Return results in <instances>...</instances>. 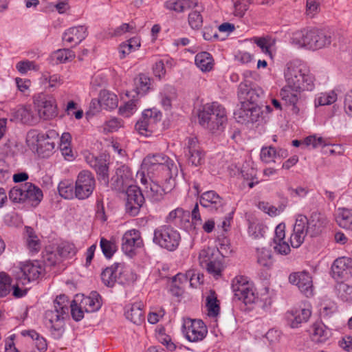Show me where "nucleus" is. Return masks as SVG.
<instances>
[{
	"label": "nucleus",
	"mask_w": 352,
	"mask_h": 352,
	"mask_svg": "<svg viewBox=\"0 0 352 352\" xmlns=\"http://www.w3.org/2000/svg\"><path fill=\"white\" fill-rule=\"evenodd\" d=\"M126 199L125 203L126 212L131 216H137L144 203V197L139 187L130 185L126 191Z\"/></svg>",
	"instance_id": "2eb2a0df"
},
{
	"label": "nucleus",
	"mask_w": 352,
	"mask_h": 352,
	"mask_svg": "<svg viewBox=\"0 0 352 352\" xmlns=\"http://www.w3.org/2000/svg\"><path fill=\"white\" fill-rule=\"evenodd\" d=\"M188 23L194 30L199 29L202 26L203 18L199 11H192L188 14Z\"/></svg>",
	"instance_id": "69168bd1"
},
{
	"label": "nucleus",
	"mask_w": 352,
	"mask_h": 352,
	"mask_svg": "<svg viewBox=\"0 0 352 352\" xmlns=\"http://www.w3.org/2000/svg\"><path fill=\"white\" fill-rule=\"evenodd\" d=\"M140 303H135L125 307L126 318L134 324H140L144 321V314Z\"/></svg>",
	"instance_id": "e433bc0d"
},
{
	"label": "nucleus",
	"mask_w": 352,
	"mask_h": 352,
	"mask_svg": "<svg viewBox=\"0 0 352 352\" xmlns=\"http://www.w3.org/2000/svg\"><path fill=\"white\" fill-rule=\"evenodd\" d=\"M71 310L72 318L76 321H80L84 318V308H82L80 302L77 304L75 300L69 301V309Z\"/></svg>",
	"instance_id": "338daca9"
},
{
	"label": "nucleus",
	"mask_w": 352,
	"mask_h": 352,
	"mask_svg": "<svg viewBox=\"0 0 352 352\" xmlns=\"http://www.w3.org/2000/svg\"><path fill=\"white\" fill-rule=\"evenodd\" d=\"M149 180L150 182L145 184L146 196L153 201H159L163 198L164 190L159 185L158 179Z\"/></svg>",
	"instance_id": "c9c22d12"
},
{
	"label": "nucleus",
	"mask_w": 352,
	"mask_h": 352,
	"mask_svg": "<svg viewBox=\"0 0 352 352\" xmlns=\"http://www.w3.org/2000/svg\"><path fill=\"white\" fill-rule=\"evenodd\" d=\"M289 281L291 284L297 286L300 292L306 297L313 296V280L308 272L302 271L292 273L289 276Z\"/></svg>",
	"instance_id": "aec40b11"
},
{
	"label": "nucleus",
	"mask_w": 352,
	"mask_h": 352,
	"mask_svg": "<svg viewBox=\"0 0 352 352\" xmlns=\"http://www.w3.org/2000/svg\"><path fill=\"white\" fill-rule=\"evenodd\" d=\"M85 160L96 170L98 180L107 186L109 180V168L106 160L102 157H97L91 153H89L85 156Z\"/></svg>",
	"instance_id": "b1692460"
},
{
	"label": "nucleus",
	"mask_w": 352,
	"mask_h": 352,
	"mask_svg": "<svg viewBox=\"0 0 352 352\" xmlns=\"http://www.w3.org/2000/svg\"><path fill=\"white\" fill-rule=\"evenodd\" d=\"M198 117L199 124L212 133L221 132L227 122L226 109L217 102L205 104Z\"/></svg>",
	"instance_id": "20e7f679"
},
{
	"label": "nucleus",
	"mask_w": 352,
	"mask_h": 352,
	"mask_svg": "<svg viewBox=\"0 0 352 352\" xmlns=\"http://www.w3.org/2000/svg\"><path fill=\"white\" fill-rule=\"evenodd\" d=\"M136 30V26L133 22L129 23H122L115 29L110 30L109 34L111 36H120L125 33L131 32L134 33Z\"/></svg>",
	"instance_id": "bf43d9fd"
},
{
	"label": "nucleus",
	"mask_w": 352,
	"mask_h": 352,
	"mask_svg": "<svg viewBox=\"0 0 352 352\" xmlns=\"http://www.w3.org/2000/svg\"><path fill=\"white\" fill-rule=\"evenodd\" d=\"M195 274L188 271L186 274L178 273L172 278V282L170 286V292L173 296L179 297L182 296L184 292V285L188 282H192ZM192 285V283H190Z\"/></svg>",
	"instance_id": "cd10ccee"
},
{
	"label": "nucleus",
	"mask_w": 352,
	"mask_h": 352,
	"mask_svg": "<svg viewBox=\"0 0 352 352\" xmlns=\"http://www.w3.org/2000/svg\"><path fill=\"white\" fill-rule=\"evenodd\" d=\"M185 155L188 158V163L191 164L192 166H198L204 163V153L201 148L186 153Z\"/></svg>",
	"instance_id": "680f3d73"
},
{
	"label": "nucleus",
	"mask_w": 352,
	"mask_h": 352,
	"mask_svg": "<svg viewBox=\"0 0 352 352\" xmlns=\"http://www.w3.org/2000/svg\"><path fill=\"white\" fill-rule=\"evenodd\" d=\"M311 314V305L308 302H303L288 310L285 313V319L291 328L296 329L308 322Z\"/></svg>",
	"instance_id": "f8f14e48"
},
{
	"label": "nucleus",
	"mask_w": 352,
	"mask_h": 352,
	"mask_svg": "<svg viewBox=\"0 0 352 352\" xmlns=\"http://www.w3.org/2000/svg\"><path fill=\"white\" fill-rule=\"evenodd\" d=\"M190 212L182 208H177L170 211L165 218V221L170 226L173 225L179 228L186 229L190 226Z\"/></svg>",
	"instance_id": "a878e982"
},
{
	"label": "nucleus",
	"mask_w": 352,
	"mask_h": 352,
	"mask_svg": "<svg viewBox=\"0 0 352 352\" xmlns=\"http://www.w3.org/2000/svg\"><path fill=\"white\" fill-rule=\"evenodd\" d=\"M285 223H279L275 229L273 248L276 253L281 255H287L291 251L289 245L285 241Z\"/></svg>",
	"instance_id": "bb28decb"
},
{
	"label": "nucleus",
	"mask_w": 352,
	"mask_h": 352,
	"mask_svg": "<svg viewBox=\"0 0 352 352\" xmlns=\"http://www.w3.org/2000/svg\"><path fill=\"white\" fill-rule=\"evenodd\" d=\"M87 35V28L85 26L72 27L64 32L63 40L68 43L77 45L84 40Z\"/></svg>",
	"instance_id": "c756f323"
},
{
	"label": "nucleus",
	"mask_w": 352,
	"mask_h": 352,
	"mask_svg": "<svg viewBox=\"0 0 352 352\" xmlns=\"http://www.w3.org/2000/svg\"><path fill=\"white\" fill-rule=\"evenodd\" d=\"M184 333L190 342H199L203 340L208 333V329L201 320L186 319L184 320Z\"/></svg>",
	"instance_id": "dca6fc26"
},
{
	"label": "nucleus",
	"mask_w": 352,
	"mask_h": 352,
	"mask_svg": "<svg viewBox=\"0 0 352 352\" xmlns=\"http://www.w3.org/2000/svg\"><path fill=\"white\" fill-rule=\"evenodd\" d=\"M256 256L257 262L261 266L270 267L273 263L271 251L268 249H257Z\"/></svg>",
	"instance_id": "864d4df0"
},
{
	"label": "nucleus",
	"mask_w": 352,
	"mask_h": 352,
	"mask_svg": "<svg viewBox=\"0 0 352 352\" xmlns=\"http://www.w3.org/2000/svg\"><path fill=\"white\" fill-rule=\"evenodd\" d=\"M124 265L116 263L111 267L104 269L101 274L103 283L108 287H113L124 272Z\"/></svg>",
	"instance_id": "c85d7f7f"
},
{
	"label": "nucleus",
	"mask_w": 352,
	"mask_h": 352,
	"mask_svg": "<svg viewBox=\"0 0 352 352\" xmlns=\"http://www.w3.org/2000/svg\"><path fill=\"white\" fill-rule=\"evenodd\" d=\"M309 333L312 341L324 342L329 337V331L322 322H315L309 329Z\"/></svg>",
	"instance_id": "72a5a7b5"
},
{
	"label": "nucleus",
	"mask_w": 352,
	"mask_h": 352,
	"mask_svg": "<svg viewBox=\"0 0 352 352\" xmlns=\"http://www.w3.org/2000/svg\"><path fill=\"white\" fill-rule=\"evenodd\" d=\"M254 41L257 46L261 48L262 52L272 58L271 48L274 45V41L265 38H256Z\"/></svg>",
	"instance_id": "0e129e2a"
},
{
	"label": "nucleus",
	"mask_w": 352,
	"mask_h": 352,
	"mask_svg": "<svg viewBox=\"0 0 352 352\" xmlns=\"http://www.w3.org/2000/svg\"><path fill=\"white\" fill-rule=\"evenodd\" d=\"M58 133L55 131H48L46 133H40L32 130L28 133L26 142L28 145L33 150L43 155H47L55 147V140L58 138Z\"/></svg>",
	"instance_id": "0eeeda50"
},
{
	"label": "nucleus",
	"mask_w": 352,
	"mask_h": 352,
	"mask_svg": "<svg viewBox=\"0 0 352 352\" xmlns=\"http://www.w3.org/2000/svg\"><path fill=\"white\" fill-rule=\"evenodd\" d=\"M337 99V94L334 91H330L318 94L314 100V103L316 107L330 105L334 103Z\"/></svg>",
	"instance_id": "de8ad7c7"
},
{
	"label": "nucleus",
	"mask_w": 352,
	"mask_h": 352,
	"mask_svg": "<svg viewBox=\"0 0 352 352\" xmlns=\"http://www.w3.org/2000/svg\"><path fill=\"white\" fill-rule=\"evenodd\" d=\"M16 69L21 74H25L31 70L38 71L39 69V66L34 61L24 60H21L16 64Z\"/></svg>",
	"instance_id": "e2e57ef3"
},
{
	"label": "nucleus",
	"mask_w": 352,
	"mask_h": 352,
	"mask_svg": "<svg viewBox=\"0 0 352 352\" xmlns=\"http://www.w3.org/2000/svg\"><path fill=\"white\" fill-rule=\"evenodd\" d=\"M336 290L338 297L342 300L345 302L352 301V286L344 283H340L336 285Z\"/></svg>",
	"instance_id": "8fccbe9b"
},
{
	"label": "nucleus",
	"mask_w": 352,
	"mask_h": 352,
	"mask_svg": "<svg viewBox=\"0 0 352 352\" xmlns=\"http://www.w3.org/2000/svg\"><path fill=\"white\" fill-rule=\"evenodd\" d=\"M239 122H256L262 115L261 107L258 104H241V107L234 113Z\"/></svg>",
	"instance_id": "412c9836"
},
{
	"label": "nucleus",
	"mask_w": 352,
	"mask_h": 352,
	"mask_svg": "<svg viewBox=\"0 0 352 352\" xmlns=\"http://www.w3.org/2000/svg\"><path fill=\"white\" fill-rule=\"evenodd\" d=\"M80 305L86 312L97 311L102 306V298L97 292L93 291L89 296H83Z\"/></svg>",
	"instance_id": "2f4dec72"
},
{
	"label": "nucleus",
	"mask_w": 352,
	"mask_h": 352,
	"mask_svg": "<svg viewBox=\"0 0 352 352\" xmlns=\"http://www.w3.org/2000/svg\"><path fill=\"white\" fill-rule=\"evenodd\" d=\"M42 190L34 184L27 182L10 190V199L15 203H24L32 206H37L43 198Z\"/></svg>",
	"instance_id": "6e6552de"
},
{
	"label": "nucleus",
	"mask_w": 352,
	"mask_h": 352,
	"mask_svg": "<svg viewBox=\"0 0 352 352\" xmlns=\"http://www.w3.org/2000/svg\"><path fill=\"white\" fill-rule=\"evenodd\" d=\"M327 223L326 217L318 212H312L309 219L302 214L296 215L292 233L290 236L291 246L294 248H299L304 242L308 233L311 236L318 235L322 232Z\"/></svg>",
	"instance_id": "f03ea898"
},
{
	"label": "nucleus",
	"mask_w": 352,
	"mask_h": 352,
	"mask_svg": "<svg viewBox=\"0 0 352 352\" xmlns=\"http://www.w3.org/2000/svg\"><path fill=\"white\" fill-rule=\"evenodd\" d=\"M336 221L340 227L352 230V210L339 208Z\"/></svg>",
	"instance_id": "ea45409f"
},
{
	"label": "nucleus",
	"mask_w": 352,
	"mask_h": 352,
	"mask_svg": "<svg viewBox=\"0 0 352 352\" xmlns=\"http://www.w3.org/2000/svg\"><path fill=\"white\" fill-rule=\"evenodd\" d=\"M261 159L265 163L274 162L277 158H285L288 156L286 149L279 148H275L272 146H263L261 150Z\"/></svg>",
	"instance_id": "7c9ffc66"
},
{
	"label": "nucleus",
	"mask_w": 352,
	"mask_h": 352,
	"mask_svg": "<svg viewBox=\"0 0 352 352\" xmlns=\"http://www.w3.org/2000/svg\"><path fill=\"white\" fill-rule=\"evenodd\" d=\"M42 254L43 262L50 266L56 265L62 259L59 252L56 250V247L47 246Z\"/></svg>",
	"instance_id": "37998d69"
},
{
	"label": "nucleus",
	"mask_w": 352,
	"mask_h": 352,
	"mask_svg": "<svg viewBox=\"0 0 352 352\" xmlns=\"http://www.w3.org/2000/svg\"><path fill=\"white\" fill-rule=\"evenodd\" d=\"M197 67L204 72H210L214 66V60L212 55L207 52L198 53L195 58Z\"/></svg>",
	"instance_id": "4c0bfd02"
},
{
	"label": "nucleus",
	"mask_w": 352,
	"mask_h": 352,
	"mask_svg": "<svg viewBox=\"0 0 352 352\" xmlns=\"http://www.w3.org/2000/svg\"><path fill=\"white\" fill-rule=\"evenodd\" d=\"M17 116L24 124H33L37 121L31 109L28 107L19 108L17 111Z\"/></svg>",
	"instance_id": "5fc2aeb1"
},
{
	"label": "nucleus",
	"mask_w": 352,
	"mask_h": 352,
	"mask_svg": "<svg viewBox=\"0 0 352 352\" xmlns=\"http://www.w3.org/2000/svg\"><path fill=\"white\" fill-rule=\"evenodd\" d=\"M12 279L6 272H0V296L3 297L12 291Z\"/></svg>",
	"instance_id": "4d7b16f0"
},
{
	"label": "nucleus",
	"mask_w": 352,
	"mask_h": 352,
	"mask_svg": "<svg viewBox=\"0 0 352 352\" xmlns=\"http://www.w3.org/2000/svg\"><path fill=\"white\" fill-rule=\"evenodd\" d=\"M138 94L144 95L150 89L151 79L145 74H140L135 80Z\"/></svg>",
	"instance_id": "6e6d98bb"
},
{
	"label": "nucleus",
	"mask_w": 352,
	"mask_h": 352,
	"mask_svg": "<svg viewBox=\"0 0 352 352\" xmlns=\"http://www.w3.org/2000/svg\"><path fill=\"white\" fill-rule=\"evenodd\" d=\"M143 241L138 230L133 229L126 231L122 238V250L128 256H132L136 249L141 248Z\"/></svg>",
	"instance_id": "5701e85b"
},
{
	"label": "nucleus",
	"mask_w": 352,
	"mask_h": 352,
	"mask_svg": "<svg viewBox=\"0 0 352 352\" xmlns=\"http://www.w3.org/2000/svg\"><path fill=\"white\" fill-rule=\"evenodd\" d=\"M197 4V0H168L164 3V7L176 12H183L196 7Z\"/></svg>",
	"instance_id": "f704fd0d"
},
{
	"label": "nucleus",
	"mask_w": 352,
	"mask_h": 352,
	"mask_svg": "<svg viewBox=\"0 0 352 352\" xmlns=\"http://www.w3.org/2000/svg\"><path fill=\"white\" fill-rule=\"evenodd\" d=\"M98 102L100 107L105 109H113L118 105L117 96L107 90L100 92Z\"/></svg>",
	"instance_id": "58836bf2"
},
{
	"label": "nucleus",
	"mask_w": 352,
	"mask_h": 352,
	"mask_svg": "<svg viewBox=\"0 0 352 352\" xmlns=\"http://www.w3.org/2000/svg\"><path fill=\"white\" fill-rule=\"evenodd\" d=\"M69 300L64 294L58 296L54 300V307L45 312V318L50 324L51 333L59 339L64 332L65 320L69 316Z\"/></svg>",
	"instance_id": "39448f33"
},
{
	"label": "nucleus",
	"mask_w": 352,
	"mask_h": 352,
	"mask_svg": "<svg viewBox=\"0 0 352 352\" xmlns=\"http://www.w3.org/2000/svg\"><path fill=\"white\" fill-rule=\"evenodd\" d=\"M161 104L165 109H169L172 100L176 98L175 89L170 85H166L160 93Z\"/></svg>",
	"instance_id": "a19ab883"
},
{
	"label": "nucleus",
	"mask_w": 352,
	"mask_h": 352,
	"mask_svg": "<svg viewBox=\"0 0 352 352\" xmlns=\"http://www.w3.org/2000/svg\"><path fill=\"white\" fill-rule=\"evenodd\" d=\"M285 85L295 91H312L314 88V77L308 67L298 60L286 64L284 70Z\"/></svg>",
	"instance_id": "7ed1b4c3"
},
{
	"label": "nucleus",
	"mask_w": 352,
	"mask_h": 352,
	"mask_svg": "<svg viewBox=\"0 0 352 352\" xmlns=\"http://www.w3.org/2000/svg\"><path fill=\"white\" fill-rule=\"evenodd\" d=\"M42 82L48 83L49 87L56 88L63 83V77L58 74L50 75L48 72H43L41 78Z\"/></svg>",
	"instance_id": "603ef678"
},
{
	"label": "nucleus",
	"mask_w": 352,
	"mask_h": 352,
	"mask_svg": "<svg viewBox=\"0 0 352 352\" xmlns=\"http://www.w3.org/2000/svg\"><path fill=\"white\" fill-rule=\"evenodd\" d=\"M206 306L208 315L210 317H216L219 315L220 311L219 302L214 292L211 291L206 297Z\"/></svg>",
	"instance_id": "a18cd8bd"
},
{
	"label": "nucleus",
	"mask_w": 352,
	"mask_h": 352,
	"mask_svg": "<svg viewBox=\"0 0 352 352\" xmlns=\"http://www.w3.org/2000/svg\"><path fill=\"white\" fill-rule=\"evenodd\" d=\"M201 206L211 212L221 213L224 212L226 203L214 190H208L203 192L199 198Z\"/></svg>",
	"instance_id": "6ab92c4d"
},
{
	"label": "nucleus",
	"mask_w": 352,
	"mask_h": 352,
	"mask_svg": "<svg viewBox=\"0 0 352 352\" xmlns=\"http://www.w3.org/2000/svg\"><path fill=\"white\" fill-rule=\"evenodd\" d=\"M300 91L292 90V88L287 85H285L280 91L281 99L285 101L287 104L292 107V111L295 114H298L300 111L297 106V103L300 98Z\"/></svg>",
	"instance_id": "473e14b6"
},
{
	"label": "nucleus",
	"mask_w": 352,
	"mask_h": 352,
	"mask_svg": "<svg viewBox=\"0 0 352 352\" xmlns=\"http://www.w3.org/2000/svg\"><path fill=\"white\" fill-rule=\"evenodd\" d=\"M28 238L26 239L27 248L30 252L34 254L39 252L41 245L37 236L34 234L33 230L31 228H26Z\"/></svg>",
	"instance_id": "49530a36"
},
{
	"label": "nucleus",
	"mask_w": 352,
	"mask_h": 352,
	"mask_svg": "<svg viewBox=\"0 0 352 352\" xmlns=\"http://www.w3.org/2000/svg\"><path fill=\"white\" fill-rule=\"evenodd\" d=\"M331 272L334 278L348 279L352 276V258L343 256L336 259Z\"/></svg>",
	"instance_id": "393cba45"
},
{
	"label": "nucleus",
	"mask_w": 352,
	"mask_h": 352,
	"mask_svg": "<svg viewBox=\"0 0 352 352\" xmlns=\"http://www.w3.org/2000/svg\"><path fill=\"white\" fill-rule=\"evenodd\" d=\"M178 173L177 165L169 157L163 153L149 154L142 163L141 170L137 172L142 184H147V178L160 179L173 177Z\"/></svg>",
	"instance_id": "f257e3e1"
},
{
	"label": "nucleus",
	"mask_w": 352,
	"mask_h": 352,
	"mask_svg": "<svg viewBox=\"0 0 352 352\" xmlns=\"http://www.w3.org/2000/svg\"><path fill=\"white\" fill-rule=\"evenodd\" d=\"M140 46L138 37H133L120 44L119 47L120 57L124 58L131 52L137 50Z\"/></svg>",
	"instance_id": "79ce46f5"
},
{
	"label": "nucleus",
	"mask_w": 352,
	"mask_h": 352,
	"mask_svg": "<svg viewBox=\"0 0 352 352\" xmlns=\"http://www.w3.org/2000/svg\"><path fill=\"white\" fill-rule=\"evenodd\" d=\"M96 187V179L93 174L88 170L80 171L75 184V197L78 199L89 197Z\"/></svg>",
	"instance_id": "ddd939ff"
},
{
	"label": "nucleus",
	"mask_w": 352,
	"mask_h": 352,
	"mask_svg": "<svg viewBox=\"0 0 352 352\" xmlns=\"http://www.w3.org/2000/svg\"><path fill=\"white\" fill-rule=\"evenodd\" d=\"M44 271L43 264L38 261H34L20 263L19 266L14 269V272L16 280L25 285L39 278Z\"/></svg>",
	"instance_id": "9b49d317"
},
{
	"label": "nucleus",
	"mask_w": 352,
	"mask_h": 352,
	"mask_svg": "<svg viewBox=\"0 0 352 352\" xmlns=\"http://www.w3.org/2000/svg\"><path fill=\"white\" fill-rule=\"evenodd\" d=\"M162 118V113L157 109H146L143 111L141 119L135 124V129L142 135H148L152 132L155 124Z\"/></svg>",
	"instance_id": "a211bd4d"
},
{
	"label": "nucleus",
	"mask_w": 352,
	"mask_h": 352,
	"mask_svg": "<svg viewBox=\"0 0 352 352\" xmlns=\"http://www.w3.org/2000/svg\"><path fill=\"white\" fill-rule=\"evenodd\" d=\"M232 289L234 296L245 305L253 304L258 299L254 283L248 276H236L232 280Z\"/></svg>",
	"instance_id": "9d476101"
},
{
	"label": "nucleus",
	"mask_w": 352,
	"mask_h": 352,
	"mask_svg": "<svg viewBox=\"0 0 352 352\" xmlns=\"http://www.w3.org/2000/svg\"><path fill=\"white\" fill-rule=\"evenodd\" d=\"M133 174L130 168L122 165L116 169V174L111 178V186L116 191H124L132 185Z\"/></svg>",
	"instance_id": "4be33fe9"
},
{
	"label": "nucleus",
	"mask_w": 352,
	"mask_h": 352,
	"mask_svg": "<svg viewBox=\"0 0 352 352\" xmlns=\"http://www.w3.org/2000/svg\"><path fill=\"white\" fill-rule=\"evenodd\" d=\"M290 43L297 48L321 49L331 43V37L318 30L303 29L292 34Z\"/></svg>",
	"instance_id": "423d86ee"
},
{
	"label": "nucleus",
	"mask_w": 352,
	"mask_h": 352,
	"mask_svg": "<svg viewBox=\"0 0 352 352\" xmlns=\"http://www.w3.org/2000/svg\"><path fill=\"white\" fill-rule=\"evenodd\" d=\"M56 250L59 252L61 258L72 257L77 252L74 244L67 241L59 243L56 247Z\"/></svg>",
	"instance_id": "09e8293b"
},
{
	"label": "nucleus",
	"mask_w": 352,
	"mask_h": 352,
	"mask_svg": "<svg viewBox=\"0 0 352 352\" xmlns=\"http://www.w3.org/2000/svg\"><path fill=\"white\" fill-rule=\"evenodd\" d=\"M75 57L74 52L69 49L58 50L52 54V58L56 60V63H64L73 60Z\"/></svg>",
	"instance_id": "3c124183"
},
{
	"label": "nucleus",
	"mask_w": 352,
	"mask_h": 352,
	"mask_svg": "<svg viewBox=\"0 0 352 352\" xmlns=\"http://www.w3.org/2000/svg\"><path fill=\"white\" fill-rule=\"evenodd\" d=\"M34 104L40 118L50 120L57 115L56 100L52 96L39 94L34 98Z\"/></svg>",
	"instance_id": "4468645a"
},
{
	"label": "nucleus",
	"mask_w": 352,
	"mask_h": 352,
	"mask_svg": "<svg viewBox=\"0 0 352 352\" xmlns=\"http://www.w3.org/2000/svg\"><path fill=\"white\" fill-rule=\"evenodd\" d=\"M214 250L208 248L202 249L199 254V262L202 267L216 258Z\"/></svg>",
	"instance_id": "052dcab7"
},
{
	"label": "nucleus",
	"mask_w": 352,
	"mask_h": 352,
	"mask_svg": "<svg viewBox=\"0 0 352 352\" xmlns=\"http://www.w3.org/2000/svg\"><path fill=\"white\" fill-rule=\"evenodd\" d=\"M137 110L136 101L131 100L126 102L119 109L120 114L124 117L128 118L133 114Z\"/></svg>",
	"instance_id": "774afa93"
},
{
	"label": "nucleus",
	"mask_w": 352,
	"mask_h": 352,
	"mask_svg": "<svg viewBox=\"0 0 352 352\" xmlns=\"http://www.w3.org/2000/svg\"><path fill=\"white\" fill-rule=\"evenodd\" d=\"M100 245L103 254L107 258H110L117 250L116 243L104 238L100 239Z\"/></svg>",
	"instance_id": "13d9d810"
},
{
	"label": "nucleus",
	"mask_w": 352,
	"mask_h": 352,
	"mask_svg": "<svg viewBox=\"0 0 352 352\" xmlns=\"http://www.w3.org/2000/svg\"><path fill=\"white\" fill-rule=\"evenodd\" d=\"M181 241L179 232L170 225H162L154 230L153 243L168 251H175Z\"/></svg>",
	"instance_id": "1a4fd4ad"
},
{
	"label": "nucleus",
	"mask_w": 352,
	"mask_h": 352,
	"mask_svg": "<svg viewBox=\"0 0 352 352\" xmlns=\"http://www.w3.org/2000/svg\"><path fill=\"white\" fill-rule=\"evenodd\" d=\"M58 190L59 195L66 199H71L75 197V186L72 181L65 179L58 184Z\"/></svg>",
	"instance_id": "c03bdc74"
},
{
	"label": "nucleus",
	"mask_w": 352,
	"mask_h": 352,
	"mask_svg": "<svg viewBox=\"0 0 352 352\" xmlns=\"http://www.w3.org/2000/svg\"><path fill=\"white\" fill-rule=\"evenodd\" d=\"M262 94V89L248 80L241 82L238 87L237 94L241 104H257L258 100Z\"/></svg>",
	"instance_id": "f3484780"
}]
</instances>
